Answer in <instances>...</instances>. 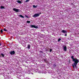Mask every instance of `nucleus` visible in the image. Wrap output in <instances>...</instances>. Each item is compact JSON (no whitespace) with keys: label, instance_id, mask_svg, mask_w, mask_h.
<instances>
[{"label":"nucleus","instance_id":"nucleus-3","mask_svg":"<svg viewBox=\"0 0 79 79\" xmlns=\"http://www.w3.org/2000/svg\"><path fill=\"white\" fill-rule=\"evenodd\" d=\"M13 11H15V12H20V10L19 9H17L16 8H14L13 9Z\"/></svg>","mask_w":79,"mask_h":79},{"label":"nucleus","instance_id":"nucleus-13","mask_svg":"<svg viewBox=\"0 0 79 79\" xmlns=\"http://www.w3.org/2000/svg\"><path fill=\"white\" fill-rule=\"evenodd\" d=\"M19 16L21 18H24V16L22 15H19Z\"/></svg>","mask_w":79,"mask_h":79},{"label":"nucleus","instance_id":"nucleus-7","mask_svg":"<svg viewBox=\"0 0 79 79\" xmlns=\"http://www.w3.org/2000/svg\"><path fill=\"white\" fill-rule=\"evenodd\" d=\"M64 52H66V51H67V48L66 46H64Z\"/></svg>","mask_w":79,"mask_h":79},{"label":"nucleus","instance_id":"nucleus-23","mask_svg":"<svg viewBox=\"0 0 79 79\" xmlns=\"http://www.w3.org/2000/svg\"><path fill=\"white\" fill-rule=\"evenodd\" d=\"M52 51V49H50V52H51Z\"/></svg>","mask_w":79,"mask_h":79},{"label":"nucleus","instance_id":"nucleus-5","mask_svg":"<svg viewBox=\"0 0 79 79\" xmlns=\"http://www.w3.org/2000/svg\"><path fill=\"white\" fill-rule=\"evenodd\" d=\"M9 53L10 54V55H14V54H15V52L14 51H11L10 52H9Z\"/></svg>","mask_w":79,"mask_h":79},{"label":"nucleus","instance_id":"nucleus-24","mask_svg":"<svg viewBox=\"0 0 79 79\" xmlns=\"http://www.w3.org/2000/svg\"><path fill=\"white\" fill-rule=\"evenodd\" d=\"M25 17H26V18H29V17H28V16H27L26 15H25Z\"/></svg>","mask_w":79,"mask_h":79},{"label":"nucleus","instance_id":"nucleus-8","mask_svg":"<svg viewBox=\"0 0 79 79\" xmlns=\"http://www.w3.org/2000/svg\"><path fill=\"white\" fill-rule=\"evenodd\" d=\"M44 61L45 62V63H48V61L47 60V59H44Z\"/></svg>","mask_w":79,"mask_h":79},{"label":"nucleus","instance_id":"nucleus-15","mask_svg":"<svg viewBox=\"0 0 79 79\" xmlns=\"http://www.w3.org/2000/svg\"><path fill=\"white\" fill-rule=\"evenodd\" d=\"M37 6H35L34 5L33 6V8H37Z\"/></svg>","mask_w":79,"mask_h":79},{"label":"nucleus","instance_id":"nucleus-2","mask_svg":"<svg viewBox=\"0 0 79 79\" xmlns=\"http://www.w3.org/2000/svg\"><path fill=\"white\" fill-rule=\"evenodd\" d=\"M42 13L41 12H40L38 14H35L34 15H33L32 17L33 18H35V17H38L40 16V15H41Z\"/></svg>","mask_w":79,"mask_h":79},{"label":"nucleus","instance_id":"nucleus-17","mask_svg":"<svg viewBox=\"0 0 79 79\" xmlns=\"http://www.w3.org/2000/svg\"><path fill=\"white\" fill-rule=\"evenodd\" d=\"M4 31H6V32H7V30H6L5 28L4 29Z\"/></svg>","mask_w":79,"mask_h":79},{"label":"nucleus","instance_id":"nucleus-22","mask_svg":"<svg viewBox=\"0 0 79 79\" xmlns=\"http://www.w3.org/2000/svg\"><path fill=\"white\" fill-rule=\"evenodd\" d=\"M40 53H44V52H43L42 51H40Z\"/></svg>","mask_w":79,"mask_h":79},{"label":"nucleus","instance_id":"nucleus-20","mask_svg":"<svg viewBox=\"0 0 79 79\" xmlns=\"http://www.w3.org/2000/svg\"><path fill=\"white\" fill-rule=\"evenodd\" d=\"M1 34H2V33H3V30H1Z\"/></svg>","mask_w":79,"mask_h":79},{"label":"nucleus","instance_id":"nucleus-12","mask_svg":"<svg viewBox=\"0 0 79 79\" xmlns=\"http://www.w3.org/2000/svg\"><path fill=\"white\" fill-rule=\"evenodd\" d=\"M53 67L54 68H56V64H55L53 65Z\"/></svg>","mask_w":79,"mask_h":79},{"label":"nucleus","instance_id":"nucleus-9","mask_svg":"<svg viewBox=\"0 0 79 79\" xmlns=\"http://www.w3.org/2000/svg\"><path fill=\"white\" fill-rule=\"evenodd\" d=\"M1 9H5V7L3 6H1L0 7Z\"/></svg>","mask_w":79,"mask_h":79},{"label":"nucleus","instance_id":"nucleus-18","mask_svg":"<svg viewBox=\"0 0 79 79\" xmlns=\"http://www.w3.org/2000/svg\"><path fill=\"white\" fill-rule=\"evenodd\" d=\"M60 40H61V39L60 38H59L58 39V42H60Z\"/></svg>","mask_w":79,"mask_h":79},{"label":"nucleus","instance_id":"nucleus-11","mask_svg":"<svg viewBox=\"0 0 79 79\" xmlns=\"http://www.w3.org/2000/svg\"><path fill=\"white\" fill-rule=\"evenodd\" d=\"M17 2H18V3H21V1H19V0L17 1Z\"/></svg>","mask_w":79,"mask_h":79},{"label":"nucleus","instance_id":"nucleus-4","mask_svg":"<svg viewBox=\"0 0 79 79\" xmlns=\"http://www.w3.org/2000/svg\"><path fill=\"white\" fill-rule=\"evenodd\" d=\"M31 27L32 28H35V29H37V28H38V27H37V26L34 25H31Z\"/></svg>","mask_w":79,"mask_h":79},{"label":"nucleus","instance_id":"nucleus-21","mask_svg":"<svg viewBox=\"0 0 79 79\" xmlns=\"http://www.w3.org/2000/svg\"><path fill=\"white\" fill-rule=\"evenodd\" d=\"M29 0H27L25 1L26 2H29Z\"/></svg>","mask_w":79,"mask_h":79},{"label":"nucleus","instance_id":"nucleus-1","mask_svg":"<svg viewBox=\"0 0 79 79\" xmlns=\"http://www.w3.org/2000/svg\"><path fill=\"white\" fill-rule=\"evenodd\" d=\"M71 58L72 59V61L74 62L73 63L74 64H73L72 66H73V69H74V66L75 68H77V63H79V60L77 59H76V58H74V56H71Z\"/></svg>","mask_w":79,"mask_h":79},{"label":"nucleus","instance_id":"nucleus-26","mask_svg":"<svg viewBox=\"0 0 79 79\" xmlns=\"http://www.w3.org/2000/svg\"><path fill=\"white\" fill-rule=\"evenodd\" d=\"M1 45H2V44H1V43H0V46H1Z\"/></svg>","mask_w":79,"mask_h":79},{"label":"nucleus","instance_id":"nucleus-25","mask_svg":"<svg viewBox=\"0 0 79 79\" xmlns=\"http://www.w3.org/2000/svg\"><path fill=\"white\" fill-rule=\"evenodd\" d=\"M65 37H66V36H67V34H65Z\"/></svg>","mask_w":79,"mask_h":79},{"label":"nucleus","instance_id":"nucleus-14","mask_svg":"<svg viewBox=\"0 0 79 79\" xmlns=\"http://www.w3.org/2000/svg\"><path fill=\"white\" fill-rule=\"evenodd\" d=\"M68 63L69 64H70V63H71V60H68Z\"/></svg>","mask_w":79,"mask_h":79},{"label":"nucleus","instance_id":"nucleus-19","mask_svg":"<svg viewBox=\"0 0 79 79\" xmlns=\"http://www.w3.org/2000/svg\"><path fill=\"white\" fill-rule=\"evenodd\" d=\"M1 55L2 56V57H4V55H3V54H1Z\"/></svg>","mask_w":79,"mask_h":79},{"label":"nucleus","instance_id":"nucleus-6","mask_svg":"<svg viewBox=\"0 0 79 79\" xmlns=\"http://www.w3.org/2000/svg\"><path fill=\"white\" fill-rule=\"evenodd\" d=\"M61 32L64 33V34H66V33H67V32L66 31V30H62Z\"/></svg>","mask_w":79,"mask_h":79},{"label":"nucleus","instance_id":"nucleus-16","mask_svg":"<svg viewBox=\"0 0 79 79\" xmlns=\"http://www.w3.org/2000/svg\"><path fill=\"white\" fill-rule=\"evenodd\" d=\"M27 23H31V21H27Z\"/></svg>","mask_w":79,"mask_h":79},{"label":"nucleus","instance_id":"nucleus-10","mask_svg":"<svg viewBox=\"0 0 79 79\" xmlns=\"http://www.w3.org/2000/svg\"><path fill=\"white\" fill-rule=\"evenodd\" d=\"M31 47V45L30 44H28L27 46V48L28 49H30Z\"/></svg>","mask_w":79,"mask_h":79}]
</instances>
